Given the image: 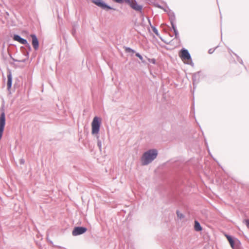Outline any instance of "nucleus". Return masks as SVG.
Segmentation results:
<instances>
[{
	"label": "nucleus",
	"instance_id": "obj_1",
	"mask_svg": "<svg viewBox=\"0 0 249 249\" xmlns=\"http://www.w3.org/2000/svg\"><path fill=\"white\" fill-rule=\"evenodd\" d=\"M158 151L155 149H149L143 153L141 157L142 165H147L152 162L157 157Z\"/></svg>",
	"mask_w": 249,
	"mask_h": 249
},
{
	"label": "nucleus",
	"instance_id": "obj_2",
	"mask_svg": "<svg viewBox=\"0 0 249 249\" xmlns=\"http://www.w3.org/2000/svg\"><path fill=\"white\" fill-rule=\"evenodd\" d=\"M101 124V119L97 116L94 117L91 123V134L93 135H96L97 146L100 150L101 149L102 147V142L99 139V136L98 134L99 132Z\"/></svg>",
	"mask_w": 249,
	"mask_h": 249
},
{
	"label": "nucleus",
	"instance_id": "obj_3",
	"mask_svg": "<svg viewBox=\"0 0 249 249\" xmlns=\"http://www.w3.org/2000/svg\"><path fill=\"white\" fill-rule=\"evenodd\" d=\"M113 1L119 3H123L125 2L128 4L132 9L136 11L141 12L142 6L138 5L136 0H113Z\"/></svg>",
	"mask_w": 249,
	"mask_h": 249
},
{
	"label": "nucleus",
	"instance_id": "obj_4",
	"mask_svg": "<svg viewBox=\"0 0 249 249\" xmlns=\"http://www.w3.org/2000/svg\"><path fill=\"white\" fill-rule=\"evenodd\" d=\"M179 56L182 60H190L191 63H188V64L193 65L191 55L188 51L185 49H182L180 51Z\"/></svg>",
	"mask_w": 249,
	"mask_h": 249
},
{
	"label": "nucleus",
	"instance_id": "obj_5",
	"mask_svg": "<svg viewBox=\"0 0 249 249\" xmlns=\"http://www.w3.org/2000/svg\"><path fill=\"white\" fill-rule=\"evenodd\" d=\"M92 2L97 5L98 6L102 8L104 10H115L113 8L111 7L109 5H108L107 3L104 2L102 0H92Z\"/></svg>",
	"mask_w": 249,
	"mask_h": 249
},
{
	"label": "nucleus",
	"instance_id": "obj_6",
	"mask_svg": "<svg viewBox=\"0 0 249 249\" xmlns=\"http://www.w3.org/2000/svg\"><path fill=\"white\" fill-rule=\"evenodd\" d=\"M87 231V229L84 227H76L72 231V234L73 236H77L85 233Z\"/></svg>",
	"mask_w": 249,
	"mask_h": 249
},
{
	"label": "nucleus",
	"instance_id": "obj_7",
	"mask_svg": "<svg viewBox=\"0 0 249 249\" xmlns=\"http://www.w3.org/2000/svg\"><path fill=\"white\" fill-rule=\"evenodd\" d=\"M0 115V129H4L5 124V115L3 108H1Z\"/></svg>",
	"mask_w": 249,
	"mask_h": 249
},
{
	"label": "nucleus",
	"instance_id": "obj_8",
	"mask_svg": "<svg viewBox=\"0 0 249 249\" xmlns=\"http://www.w3.org/2000/svg\"><path fill=\"white\" fill-rule=\"evenodd\" d=\"M30 36L32 38V43L34 49L35 50H38L39 47V42L35 34H31Z\"/></svg>",
	"mask_w": 249,
	"mask_h": 249
},
{
	"label": "nucleus",
	"instance_id": "obj_9",
	"mask_svg": "<svg viewBox=\"0 0 249 249\" xmlns=\"http://www.w3.org/2000/svg\"><path fill=\"white\" fill-rule=\"evenodd\" d=\"M13 38L14 40L17 41L22 44L25 45L27 43V40L22 38L18 35H14Z\"/></svg>",
	"mask_w": 249,
	"mask_h": 249
},
{
	"label": "nucleus",
	"instance_id": "obj_10",
	"mask_svg": "<svg viewBox=\"0 0 249 249\" xmlns=\"http://www.w3.org/2000/svg\"><path fill=\"white\" fill-rule=\"evenodd\" d=\"M25 45L27 47V50H26L24 47H21L20 49L23 52V53L25 56H28L29 52L31 51L32 48L30 44L28 42L27 44H25Z\"/></svg>",
	"mask_w": 249,
	"mask_h": 249
},
{
	"label": "nucleus",
	"instance_id": "obj_11",
	"mask_svg": "<svg viewBox=\"0 0 249 249\" xmlns=\"http://www.w3.org/2000/svg\"><path fill=\"white\" fill-rule=\"evenodd\" d=\"M225 236L227 240H228L231 247L232 248V249H234L235 243V242H239V240H237V239H236L235 240H234L233 239V238L229 235L226 234Z\"/></svg>",
	"mask_w": 249,
	"mask_h": 249
},
{
	"label": "nucleus",
	"instance_id": "obj_12",
	"mask_svg": "<svg viewBox=\"0 0 249 249\" xmlns=\"http://www.w3.org/2000/svg\"><path fill=\"white\" fill-rule=\"evenodd\" d=\"M12 84V75L11 72H9L7 74V89L9 90L11 88Z\"/></svg>",
	"mask_w": 249,
	"mask_h": 249
},
{
	"label": "nucleus",
	"instance_id": "obj_13",
	"mask_svg": "<svg viewBox=\"0 0 249 249\" xmlns=\"http://www.w3.org/2000/svg\"><path fill=\"white\" fill-rule=\"evenodd\" d=\"M194 229L197 231H199L202 230V227L200 223L196 220L195 221Z\"/></svg>",
	"mask_w": 249,
	"mask_h": 249
},
{
	"label": "nucleus",
	"instance_id": "obj_14",
	"mask_svg": "<svg viewBox=\"0 0 249 249\" xmlns=\"http://www.w3.org/2000/svg\"><path fill=\"white\" fill-rule=\"evenodd\" d=\"M175 19V17L174 16H173V18H170V22H171V26H172V27L173 30H174V29H177V28L175 26V24L174 23Z\"/></svg>",
	"mask_w": 249,
	"mask_h": 249
},
{
	"label": "nucleus",
	"instance_id": "obj_15",
	"mask_svg": "<svg viewBox=\"0 0 249 249\" xmlns=\"http://www.w3.org/2000/svg\"><path fill=\"white\" fill-rule=\"evenodd\" d=\"M125 51L126 53H133L135 52V51L129 47H125Z\"/></svg>",
	"mask_w": 249,
	"mask_h": 249
},
{
	"label": "nucleus",
	"instance_id": "obj_16",
	"mask_svg": "<svg viewBox=\"0 0 249 249\" xmlns=\"http://www.w3.org/2000/svg\"><path fill=\"white\" fill-rule=\"evenodd\" d=\"M177 214L178 217L180 219L184 217V215L182 213H180L178 211H177Z\"/></svg>",
	"mask_w": 249,
	"mask_h": 249
},
{
	"label": "nucleus",
	"instance_id": "obj_17",
	"mask_svg": "<svg viewBox=\"0 0 249 249\" xmlns=\"http://www.w3.org/2000/svg\"><path fill=\"white\" fill-rule=\"evenodd\" d=\"M136 56L140 58L142 63H144L145 61L143 60L142 56L138 53H136Z\"/></svg>",
	"mask_w": 249,
	"mask_h": 249
},
{
	"label": "nucleus",
	"instance_id": "obj_18",
	"mask_svg": "<svg viewBox=\"0 0 249 249\" xmlns=\"http://www.w3.org/2000/svg\"><path fill=\"white\" fill-rule=\"evenodd\" d=\"M152 31L157 36H159V32H158V30H157V29L155 27H152Z\"/></svg>",
	"mask_w": 249,
	"mask_h": 249
},
{
	"label": "nucleus",
	"instance_id": "obj_19",
	"mask_svg": "<svg viewBox=\"0 0 249 249\" xmlns=\"http://www.w3.org/2000/svg\"><path fill=\"white\" fill-rule=\"evenodd\" d=\"M244 223L246 224L247 228L249 229V219H245Z\"/></svg>",
	"mask_w": 249,
	"mask_h": 249
},
{
	"label": "nucleus",
	"instance_id": "obj_20",
	"mask_svg": "<svg viewBox=\"0 0 249 249\" xmlns=\"http://www.w3.org/2000/svg\"><path fill=\"white\" fill-rule=\"evenodd\" d=\"M174 32L175 33V37L177 38L178 36V33L177 29H174Z\"/></svg>",
	"mask_w": 249,
	"mask_h": 249
},
{
	"label": "nucleus",
	"instance_id": "obj_21",
	"mask_svg": "<svg viewBox=\"0 0 249 249\" xmlns=\"http://www.w3.org/2000/svg\"><path fill=\"white\" fill-rule=\"evenodd\" d=\"M11 57V59L15 62H25V60H18L17 59H14V58H13L12 57Z\"/></svg>",
	"mask_w": 249,
	"mask_h": 249
},
{
	"label": "nucleus",
	"instance_id": "obj_22",
	"mask_svg": "<svg viewBox=\"0 0 249 249\" xmlns=\"http://www.w3.org/2000/svg\"><path fill=\"white\" fill-rule=\"evenodd\" d=\"M4 129H0V140L1 139Z\"/></svg>",
	"mask_w": 249,
	"mask_h": 249
},
{
	"label": "nucleus",
	"instance_id": "obj_23",
	"mask_svg": "<svg viewBox=\"0 0 249 249\" xmlns=\"http://www.w3.org/2000/svg\"><path fill=\"white\" fill-rule=\"evenodd\" d=\"M214 50L215 49H209V51H208L209 53H210V54L213 53V52L214 51Z\"/></svg>",
	"mask_w": 249,
	"mask_h": 249
},
{
	"label": "nucleus",
	"instance_id": "obj_24",
	"mask_svg": "<svg viewBox=\"0 0 249 249\" xmlns=\"http://www.w3.org/2000/svg\"><path fill=\"white\" fill-rule=\"evenodd\" d=\"M155 59H152L150 60V62L153 63V64H155Z\"/></svg>",
	"mask_w": 249,
	"mask_h": 249
},
{
	"label": "nucleus",
	"instance_id": "obj_25",
	"mask_svg": "<svg viewBox=\"0 0 249 249\" xmlns=\"http://www.w3.org/2000/svg\"><path fill=\"white\" fill-rule=\"evenodd\" d=\"M237 60L241 64H243V61L241 60V59L238 58Z\"/></svg>",
	"mask_w": 249,
	"mask_h": 249
},
{
	"label": "nucleus",
	"instance_id": "obj_26",
	"mask_svg": "<svg viewBox=\"0 0 249 249\" xmlns=\"http://www.w3.org/2000/svg\"><path fill=\"white\" fill-rule=\"evenodd\" d=\"M195 75L193 77V85H195V80L194 79Z\"/></svg>",
	"mask_w": 249,
	"mask_h": 249
},
{
	"label": "nucleus",
	"instance_id": "obj_27",
	"mask_svg": "<svg viewBox=\"0 0 249 249\" xmlns=\"http://www.w3.org/2000/svg\"><path fill=\"white\" fill-rule=\"evenodd\" d=\"M72 34H73V35H74V34H75V32H73Z\"/></svg>",
	"mask_w": 249,
	"mask_h": 249
},
{
	"label": "nucleus",
	"instance_id": "obj_28",
	"mask_svg": "<svg viewBox=\"0 0 249 249\" xmlns=\"http://www.w3.org/2000/svg\"><path fill=\"white\" fill-rule=\"evenodd\" d=\"M72 34H73V35H74V34H75V32H73Z\"/></svg>",
	"mask_w": 249,
	"mask_h": 249
},
{
	"label": "nucleus",
	"instance_id": "obj_29",
	"mask_svg": "<svg viewBox=\"0 0 249 249\" xmlns=\"http://www.w3.org/2000/svg\"><path fill=\"white\" fill-rule=\"evenodd\" d=\"M21 162L23 163V161L21 160Z\"/></svg>",
	"mask_w": 249,
	"mask_h": 249
}]
</instances>
